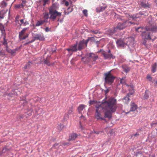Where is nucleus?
Returning <instances> with one entry per match:
<instances>
[{"mask_svg":"<svg viewBox=\"0 0 157 157\" xmlns=\"http://www.w3.org/2000/svg\"><path fill=\"white\" fill-rule=\"evenodd\" d=\"M30 44V43H29V41L26 42L24 44V46H26Z\"/></svg>","mask_w":157,"mask_h":157,"instance_id":"nucleus-50","label":"nucleus"},{"mask_svg":"<svg viewBox=\"0 0 157 157\" xmlns=\"http://www.w3.org/2000/svg\"><path fill=\"white\" fill-rule=\"evenodd\" d=\"M122 68L123 69L124 71L126 73L130 71V69H129V68L126 65H122Z\"/></svg>","mask_w":157,"mask_h":157,"instance_id":"nucleus-26","label":"nucleus"},{"mask_svg":"<svg viewBox=\"0 0 157 157\" xmlns=\"http://www.w3.org/2000/svg\"><path fill=\"white\" fill-rule=\"evenodd\" d=\"M20 21L21 22V24L20 25H21L22 24H24V19H21L20 20Z\"/></svg>","mask_w":157,"mask_h":157,"instance_id":"nucleus-49","label":"nucleus"},{"mask_svg":"<svg viewBox=\"0 0 157 157\" xmlns=\"http://www.w3.org/2000/svg\"><path fill=\"white\" fill-rule=\"evenodd\" d=\"M119 19L120 22L117 23L116 27L113 28V31L112 32L113 33H114L119 30H123L132 24L131 21L125 20L122 18H120Z\"/></svg>","mask_w":157,"mask_h":157,"instance_id":"nucleus-3","label":"nucleus"},{"mask_svg":"<svg viewBox=\"0 0 157 157\" xmlns=\"http://www.w3.org/2000/svg\"><path fill=\"white\" fill-rule=\"evenodd\" d=\"M50 29H49L48 27H46L45 29V31L46 32H48L50 31Z\"/></svg>","mask_w":157,"mask_h":157,"instance_id":"nucleus-45","label":"nucleus"},{"mask_svg":"<svg viewBox=\"0 0 157 157\" xmlns=\"http://www.w3.org/2000/svg\"><path fill=\"white\" fill-rule=\"evenodd\" d=\"M25 5H23L21 4L16 5L15 6V7L16 9H19L20 8H23L24 7Z\"/></svg>","mask_w":157,"mask_h":157,"instance_id":"nucleus-30","label":"nucleus"},{"mask_svg":"<svg viewBox=\"0 0 157 157\" xmlns=\"http://www.w3.org/2000/svg\"><path fill=\"white\" fill-rule=\"evenodd\" d=\"M59 8V5L56 3H53L49 9V11H57Z\"/></svg>","mask_w":157,"mask_h":157,"instance_id":"nucleus-9","label":"nucleus"},{"mask_svg":"<svg viewBox=\"0 0 157 157\" xmlns=\"http://www.w3.org/2000/svg\"><path fill=\"white\" fill-rule=\"evenodd\" d=\"M132 95V93H128V94L124 98L122 99V101H124L127 104L130 101V99L129 98V97H130L131 95Z\"/></svg>","mask_w":157,"mask_h":157,"instance_id":"nucleus-18","label":"nucleus"},{"mask_svg":"<svg viewBox=\"0 0 157 157\" xmlns=\"http://www.w3.org/2000/svg\"><path fill=\"white\" fill-rule=\"evenodd\" d=\"M24 68L25 69H27V68H28V67L27 66V65H26H26H25V67H24Z\"/></svg>","mask_w":157,"mask_h":157,"instance_id":"nucleus-55","label":"nucleus"},{"mask_svg":"<svg viewBox=\"0 0 157 157\" xmlns=\"http://www.w3.org/2000/svg\"><path fill=\"white\" fill-rule=\"evenodd\" d=\"M1 44L0 43V46H1Z\"/></svg>","mask_w":157,"mask_h":157,"instance_id":"nucleus-64","label":"nucleus"},{"mask_svg":"<svg viewBox=\"0 0 157 157\" xmlns=\"http://www.w3.org/2000/svg\"><path fill=\"white\" fill-rule=\"evenodd\" d=\"M43 2H48L49 1V0H42Z\"/></svg>","mask_w":157,"mask_h":157,"instance_id":"nucleus-56","label":"nucleus"},{"mask_svg":"<svg viewBox=\"0 0 157 157\" xmlns=\"http://www.w3.org/2000/svg\"><path fill=\"white\" fill-rule=\"evenodd\" d=\"M19 18V15H17L16 16L15 19V22H18Z\"/></svg>","mask_w":157,"mask_h":157,"instance_id":"nucleus-41","label":"nucleus"},{"mask_svg":"<svg viewBox=\"0 0 157 157\" xmlns=\"http://www.w3.org/2000/svg\"><path fill=\"white\" fill-rule=\"evenodd\" d=\"M44 62L45 64H46L48 66H50L51 65L50 62L48 60H47V59L44 60Z\"/></svg>","mask_w":157,"mask_h":157,"instance_id":"nucleus-33","label":"nucleus"},{"mask_svg":"<svg viewBox=\"0 0 157 157\" xmlns=\"http://www.w3.org/2000/svg\"><path fill=\"white\" fill-rule=\"evenodd\" d=\"M23 118V117H22V116H20V120L21 121V118Z\"/></svg>","mask_w":157,"mask_h":157,"instance_id":"nucleus-58","label":"nucleus"},{"mask_svg":"<svg viewBox=\"0 0 157 157\" xmlns=\"http://www.w3.org/2000/svg\"><path fill=\"white\" fill-rule=\"evenodd\" d=\"M94 133L97 134H98L101 133V132L99 131H94Z\"/></svg>","mask_w":157,"mask_h":157,"instance_id":"nucleus-52","label":"nucleus"},{"mask_svg":"<svg viewBox=\"0 0 157 157\" xmlns=\"http://www.w3.org/2000/svg\"><path fill=\"white\" fill-rule=\"evenodd\" d=\"M49 14L50 15L49 18L51 19L53 21H54L57 17H58V21H59V18L61 17L62 15V13L59 12L57 11H49Z\"/></svg>","mask_w":157,"mask_h":157,"instance_id":"nucleus-6","label":"nucleus"},{"mask_svg":"<svg viewBox=\"0 0 157 157\" xmlns=\"http://www.w3.org/2000/svg\"><path fill=\"white\" fill-rule=\"evenodd\" d=\"M5 55V51L4 50H0V56H4Z\"/></svg>","mask_w":157,"mask_h":157,"instance_id":"nucleus-34","label":"nucleus"},{"mask_svg":"<svg viewBox=\"0 0 157 157\" xmlns=\"http://www.w3.org/2000/svg\"><path fill=\"white\" fill-rule=\"evenodd\" d=\"M86 107V105L81 104L78 107V111L79 113H81V112L83 110V109Z\"/></svg>","mask_w":157,"mask_h":157,"instance_id":"nucleus-22","label":"nucleus"},{"mask_svg":"<svg viewBox=\"0 0 157 157\" xmlns=\"http://www.w3.org/2000/svg\"><path fill=\"white\" fill-rule=\"evenodd\" d=\"M6 34H5V35H2V36H3V41H1V42L2 43L3 45L5 46V47L6 48H8V42L7 40L6 39Z\"/></svg>","mask_w":157,"mask_h":157,"instance_id":"nucleus-20","label":"nucleus"},{"mask_svg":"<svg viewBox=\"0 0 157 157\" xmlns=\"http://www.w3.org/2000/svg\"><path fill=\"white\" fill-rule=\"evenodd\" d=\"M139 136V134L138 133H136V134H133L131 136V138H132L133 139H135L136 138H137L138 136Z\"/></svg>","mask_w":157,"mask_h":157,"instance_id":"nucleus-29","label":"nucleus"},{"mask_svg":"<svg viewBox=\"0 0 157 157\" xmlns=\"http://www.w3.org/2000/svg\"><path fill=\"white\" fill-rule=\"evenodd\" d=\"M98 57L97 55L91 53L86 55L84 57L82 58V59L85 63H87L91 61H94L96 60Z\"/></svg>","mask_w":157,"mask_h":157,"instance_id":"nucleus-4","label":"nucleus"},{"mask_svg":"<svg viewBox=\"0 0 157 157\" xmlns=\"http://www.w3.org/2000/svg\"><path fill=\"white\" fill-rule=\"evenodd\" d=\"M103 51H104V50H103V49H100L98 52H102Z\"/></svg>","mask_w":157,"mask_h":157,"instance_id":"nucleus-59","label":"nucleus"},{"mask_svg":"<svg viewBox=\"0 0 157 157\" xmlns=\"http://www.w3.org/2000/svg\"><path fill=\"white\" fill-rule=\"evenodd\" d=\"M73 114V107L72 106L69 108V109L68 110V112L67 113H66L65 115V116L64 117V120L67 119L69 117V115Z\"/></svg>","mask_w":157,"mask_h":157,"instance_id":"nucleus-15","label":"nucleus"},{"mask_svg":"<svg viewBox=\"0 0 157 157\" xmlns=\"http://www.w3.org/2000/svg\"><path fill=\"white\" fill-rule=\"evenodd\" d=\"M29 34H26L25 36H23L22 38L21 39V40H23L25 39L26 38L28 37Z\"/></svg>","mask_w":157,"mask_h":157,"instance_id":"nucleus-40","label":"nucleus"},{"mask_svg":"<svg viewBox=\"0 0 157 157\" xmlns=\"http://www.w3.org/2000/svg\"><path fill=\"white\" fill-rule=\"evenodd\" d=\"M26 3V1L23 0L22 1V3L21 4V5H25V6Z\"/></svg>","mask_w":157,"mask_h":157,"instance_id":"nucleus-43","label":"nucleus"},{"mask_svg":"<svg viewBox=\"0 0 157 157\" xmlns=\"http://www.w3.org/2000/svg\"><path fill=\"white\" fill-rule=\"evenodd\" d=\"M78 136V135L76 133H74L70 134L69 136V141L75 140Z\"/></svg>","mask_w":157,"mask_h":157,"instance_id":"nucleus-21","label":"nucleus"},{"mask_svg":"<svg viewBox=\"0 0 157 157\" xmlns=\"http://www.w3.org/2000/svg\"><path fill=\"white\" fill-rule=\"evenodd\" d=\"M34 38L36 39V40H39L40 41H43L45 40L44 36L40 33L36 34L35 35Z\"/></svg>","mask_w":157,"mask_h":157,"instance_id":"nucleus-14","label":"nucleus"},{"mask_svg":"<svg viewBox=\"0 0 157 157\" xmlns=\"http://www.w3.org/2000/svg\"><path fill=\"white\" fill-rule=\"evenodd\" d=\"M77 42H76V44L70 46L67 49V50L69 53H71L72 54L73 52H76L78 50L77 48Z\"/></svg>","mask_w":157,"mask_h":157,"instance_id":"nucleus-8","label":"nucleus"},{"mask_svg":"<svg viewBox=\"0 0 157 157\" xmlns=\"http://www.w3.org/2000/svg\"><path fill=\"white\" fill-rule=\"evenodd\" d=\"M6 12L4 10H1L0 11V18L3 19L4 16Z\"/></svg>","mask_w":157,"mask_h":157,"instance_id":"nucleus-27","label":"nucleus"},{"mask_svg":"<svg viewBox=\"0 0 157 157\" xmlns=\"http://www.w3.org/2000/svg\"><path fill=\"white\" fill-rule=\"evenodd\" d=\"M157 124L156 123H152L151 124V126H153L154 124Z\"/></svg>","mask_w":157,"mask_h":157,"instance_id":"nucleus-57","label":"nucleus"},{"mask_svg":"<svg viewBox=\"0 0 157 157\" xmlns=\"http://www.w3.org/2000/svg\"><path fill=\"white\" fill-rule=\"evenodd\" d=\"M45 22H46V21L45 20H40L37 21L35 25V26H41L43 24H44V23Z\"/></svg>","mask_w":157,"mask_h":157,"instance_id":"nucleus-24","label":"nucleus"},{"mask_svg":"<svg viewBox=\"0 0 157 157\" xmlns=\"http://www.w3.org/2000/svg\"><path fill=\"white\" fill-rule=\"evenodd\" d=\"M44 20H45L47 22L48 19V18H49V17L48 13H45L44 15Z\"/></svg>","mask_w":157,"mask_h":157,"instance_id":"nucleus-31","label":"nucleus"},{"mask_svg":"<svg viewBox=\"0 0 157 157\" xmlns=\"http://www.w3.org/2000/svg\"><path fill=\"white\" fill-rule=\"evenodd\" d=\"M156 4H157V1H156Z\"/></svg>","mask_w":157,"mask_h":157,"instance_id":"nucleus-63","label":"nucleus"},{"mask_svg":"<svg viewBox=\"0 0 157 157\" xmlns=\"http://www.w3.org/2000/svg\"><path fill=\"white\" fill-rule=\"evenodd\" d=\"M140 6L145 9L150 8L151 7V5L148 3L146 0H141L140 3Z\"/></svg>","mask_w":157,"mask_h":157,"instance_id":"nucleus-10","label":"nucleus"},{"mask_svg":"<svg viewBox=\"0 0 157 157\" xmlns=\"http://www.w3.org/2000/svg\"><path fill=\"white\" fill-rule=\"evenodd\" d=\"M132 39V38H128V40H130V39Z\"/></svg>","mask_w":157,"mask_h":157,"instance_id":"nucleus-62","label":"nucleus"},{"mask_svg":"<svg viewBox=\"0 0 157 157\" xmlns=\"http://www.w3.org/2000/svg\"><path fill=\"white\" fill-rule=\"evenodd\" d=\"M108 53H109V54L111 53V51H110V50H109V51H108Z\"/></svg>","mask_w":157,"mask_h":157,"instance_id":"nucleus-60","label":"nucleus"},{"mask_svg":"<svg viewBox=\"0 0 157 157\" xmlns=\"http://www.w3.org/2000/svg\"><path fill=\"white\" fill-rule=\"evenodd\" d=\"M116 43L118 47H124L126 45L124 39H120L117 40Z\"/></svg>","mask_w":157,"mask_h":157,"instance_id":"nucleus-11","label":"nucleus"},{"mask_svg":"<svg viewBox=\"0 0 157 157\" xmlns=\"http://www.w3.org/2000/svg\"><path fill=\"white\" fill-rule=\"evenodd\" d=\"M148 22L144 29L143 27H138L136 29L137 31H139L140 29L142 30L141 35L143 38L147 40H152L153 41L156 38L153 36V33L157 32V26L154 19L151 17L148 18Z\"/></svg>","mask_w":157,"mask_h":157,"instance_id":"nucleus-2","label":"nucleus"},{"mask_svg":"<svg viewBox=\"0 0 157 157\" xmlns=\"http://www.w3.org/2000/svg\"><path fill=\"white\" fill-rule=\"evenodd\" d=\"M20 48L17 47L15 49H11L8 48H6V51L7 52H8L10 53L11 55H13L15 53V52L18 50Z\"/></svg>","mask_w":157,"mask_h":157,"instance_id":"nucleus-17","label":"nucleus"},{"mask_svg":"<svg viewBox=\"0 0 157 157\" xmlns=\"http://www.w3.org/2000/svg\"><path fill=\"white\" fill-rule=\"evenodd\" d=\"M0 30L1 31L2 35H5V34H6L4 26L1 23H0Z\"/></svg>","mask_w":157,"mask_h":157,"instance_id":"nucleus-23","label":"nucleus"},{"mask_svg":"<svg viewBox=\"0 0 157 157\" xmlns=\"http://www.w3.org/2000/svg\"><path fill=\"white\" fill-rule=\"evenodd\" d=\"M125 77H122L120 80L121 83L122 84H124L125 83Z\"/></svg>","mask_w":157,"mask_h":157,"instance_id":"nucleus-35","label":"nucleus"},{"mask_svg":"<svg viewBox=\"0 0 157 157\" xmlns=\"http://www.w3.org/2000/svg\"><path fill=\"white\" fill-rule=\"evenodd\" d=\"M9 149L5 147H4L3 148V149H2V153H5L7 151H9Z\"/></svg>","mask_w":157,"mask_h":157,"instance_id":"nucleus-36","label":"nucleus"},{"mask_svg":"<svg viewBox=\"0 0 157 157\" xmlns=\"http://www.w3.org/2000/svg\"><path fill=\"white\" fill-rule=\"evenodd\" d=\"M65 5L67 6L69 5V2L68 1H66L65 2Z\"/></svg>","mask_w":157,"mask_h":157,"instance_id":"nucleus-51","label":"nucleus"},{"mask_svg":"<svg viewBox=\"0 0 157 157\" xmlns=\"http://www.w3.org/2000/svg\"><path fill=\"white\" fill-rule=\"evenodd\" d=\"M101 53L103 56L104 59H110L112 58H113V56L111 53L108 54L105 51H103Z\"/></svg>","mask_w":157,"mask_h":157,"instance_id":"nucleus-13","label":"nucleus"},{"mask_svg":"<svg viewBox=\"0 0 157 157\" xmlns=\"http://www.w3.org/2000/svg\"><path fill=\"white\" fill-rule=\"evenodd\" d=\"M7 3L3 1L0 3V7L2 8H4L7 6Z\"/></svg>","mask_w":157,"mask_h":157,"instance_id":"nucleus-28","label":"nucleus"},{"mask_svg":"<svg viewBox=\"0 0 157 157\" xmlns=\"http://www.w3.org/2000/svg\"><path fill=\"white\" fill-rule=\"evenodd\" d=\"M36 40V39H35V38H34V37L33 38L32 40L29 41V43H32L34 42L35 40Z\"/></svg>","mask_w":157,"mask_h":157,"instance_id":"nucleus-44","label":"nucleus"},{"mask_svg":"<svg viewBox=\"0 0 157 157\" xmlns=\"http://www.w3.org/2000/svg\"><path fill=\"white\" fill-rule=\"evenodd\" d=\"M31 63L30 62H29L27 64H26V65L29 68L30 66Z\"/></svg>","mask_w":157,"mask_h":157,"instance_id":"nucleus-47","label":"nucleus"},{"mask_svg":"<svg viewBox=\"0 0 157 157\" xmlns=\"http://www.w3.org/2000/svg\"><path fill=\"white\" fill-rule=\"evenodd\" d=\"M149 97V94L147 93V91H145V94H144V98L145 99H147Z\"/></svg>","mask_w":157,"mask_h":157,"instance_id":"nucleus-32","label":"nucleus"},{"mask_svg":"<svg viewBox=\"0 0 157 157\" xmlns=\"http://www.w3.org/2000/svg\"><path fill=\"white\" fill-rule=\"evenodd\" d=\"M137 105L134 102L132 103L131 104L130 109L129 112H125L126 114H128L130 111H135L137 109Z\"/></svg>","mask_w":157,"mask_h":157,"instance_id":"nucleus-16","label":"nucleus"},{"mask_svg":"<svg viewBox=\"0 0 157 157\" xmlns=\"http://www.w3.org/2000/svg\"><path fill=\"white\" fill-rule=\"evenodd\" d=\"M147 79L149 80V81H151L152 79V78L151 77L150 75H147Z\"/></svg>","mask_w":157,"mask_h":157,"instance_id":"nucleus-39","label":"nucleus"},{"mask_svg":"<svg viewBox=\"0 0 157 157\" xmlns=\"http://www.w3.org/2000/svg\"><path fill=\"white\" fill-rule=\"evenodd\" d=\"M44 3L43 4V6H45V5L48 3L47 2H43Z\"/></svg>","mask_w":157,"mask_h":157,"instance_id":"nucleus-53","label":"nucleus"},{"mask_svg":"<svg viewBox=\"0 0 157 157\" xmlns=\"http://www.w3.org/2000/svg\"><path fill=\"white\" fill-rule=\"evenodd\" d=\"M151 66V71L153 73H154L156 71V68H157V63H155L154 64L152 65Z\"/></svg>","mask_w":157,"mask_h":157,"instance_id":"nucleus-25","label":"nucleus"},{"mask_svg":"<svg viewBox=\"0 0 157 157\" xmlns=\"http://www.w3.org/2000/svg\"><path fill=\"white\" fill-rule=\"evenodd\" d=\"M83 13L84 14V15L86 16V17H87V16H88V11H87V10H84L83 11Z\"/></svg>","mask_w":157,"mask_h":157,"instance_id":"nucleus-37","label":"nucleus"},{"mask_svg":"<svg viewBox=\"0 0 157 157\" xmlns=\"http://www.w3.org/2000/svg\"><path fill=\"white\" fill-rule=\"evenodd\" d=\"M110 90L109 88H107L106 90H105V94L108 93Z\"/></svg>","mask_w":157,"mask_h":157,"instance_id":"nucleus-42","label":"nucleus"},{"mask_svg":"<svg viewBox=\"0 0 157 157\" xmlns=\"http://www.w3.org/2000/svg\"><path fill=\"white\" fill-rule=\"evenodd\" d=\"M28 28H23L21 31L19 32V38L20 40H21V39L23 37L24 35L26 32V30L28 29Z\"/></svg>","mask_w":157,"mask_h":157,"instance_id":"nucleus-19","label":"nucleus"},{"mask_svg":"<svg viewBox=\"0 0 157 157\" xmlns=\"http://www.w3.org/2000/svg\"><path fill=\"white\" fill-rule=\"evenodd\" d=\"M58 144H54L53 146L54 147H56V146H58Z\"/></svg>","mask_w":157,"mask_h":157,"instance_id":"nucleus-54","label":"nucleus"},{"mask_svg":"<svg viewBox=\"0 0 157 157\" xmlns=\"http://www.w3.org/2000/svg\"><path fill=\"white\" fill-rule=\"evenodd\" d=\"M28 115H29V116H30L32 115V114L31 113H29V114Z\"/></svg>","mask_w":157,"mask_h":157,"instance_id":"nucleus-61","label":"nucleus"},{"mask_svg":"<svg viewBox=\"0 0 157 157\" xmlns=\"http://www.w3.org/2000/svg\"><path fill=\"white\" fill-rule=\"evenodd\" d=\"M94 101L90 100L89 101V103L90 105H92L94 104Z\"/></svg>","mask_w":157,"mask_h":157,"instance_id":"nucleus-46","label":"nucleus"},{"mask_svg":"<svg viewBox=\"0 0 157 157\" xmlns=\"http://www.w3.org/2000/svg\"><path fill=\"white\" fill-rule=\"evenodd\" d=\"M105 76V82L109 85H111L114 81L115 77L113 76L109 71L104 74Z\"/></svg>","mask_w":157,"mask_h":157,"instance_id":"nucleus-5","label":"nucleus"},{"mask_svg":"<svg viewBox=\"0 0 157 157\" xmlns=\"http://www.w3.org/2000/svg\"><path fill=\"white\" fill-rule=\"evenodd\" d=\"M91 32L92 33H94L95 34H97L98 33H100V32L98 30H95L94 31H91Z\"/></svg>","mask_w":157,"mask_h":157,"instance_id":"nucleus-38","label":"nucleus"},{"mask_svg":"<svg viewBox=\"0 0 157 157\" xmlns=\"http://www.w3.org/2000/svg\"><path fill=\"white\" fill-rule=\"evenodd\" d=\"M28 24H29L28 22L27 21H25V22H24V24L23 25L24 26H25Z\"/></svg>","mask_w":157,"mask_h":157,"instance_id":"nucleus-48","label":"nucleus"},{"mask_svg":"<svg viewBox=\"0 0 157 157\" xmlns=\"http://www.w3.org/2000/svg\"><path fill=\"white\" fill-rule=\"evenodd\" d=\"M117 100L114 98H110L105 101L100 105L96 107L95 116L96 119L99 120H104L102 117V113H105V117L110 118L112 117L111 113L116 110Z\"/></svg>","mask_w":157,"mask_h":157,"instance_id":"nucleus-1","label":"nucleus"},{"mask_svg":"<svg viewBox=\"0 0 157 157\" xmlns=\"http://www.w3.org/2000/svg\"><path fill=\"white\" fill-rule=\"evenodd\" d=\"M107 6L105 4L102 3L100 4L99 6L97 7L96 8V11L98 12H101L105 10Z\"/></svg>","mask_w":157,"mask_h":157,"instance_id":"nucleus-12","label":"nucleus"},{"mask_svg":"<svg viewBox=\"0 0 157 157\" xmlns=\"http://www.w3.org/2000/svg\"><path fill=\"white\" fill-rule=\"evenodd\" d=\"M92 38H93V37H89L86 40L80 41L78 44V50L81 51L85 47H86L89 41Z\"/></svg>","mask_w":157,"mask_h":157,"instance_id":"nucleus-7","label":"nucleus"}]
</instances>
